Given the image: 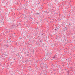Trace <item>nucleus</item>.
<instances>
[{"instance_id": "obj_1", "label": "nucleus", "mask_w": 75, "mask_h": 75, "mask_svg": "<svg viewBox=\"0 0 75 75\" xmlns=\"http://www.w3.org/2000/svg\"><path fill=\"white\" fill-rule=\"evenodd\" d=\"M54 30L55 31H57V28H56Z\"/></svg>"}, {"instance_id": "obj_2", "label": "nucleus", "mask_w": 75, "mask_h": 75, "mask_svg": "<svg viewBox=\"0 0 75 75\" xmlns=\"http://www.w3.org/2000/svg\"><path fill=\"white\" fill-rule=\"evenodd\" d=\"M53 59H54V58H55V56H54V57H53Z\"/></svg>"}, {"instance_id": "obj_3", "label": "nucleus", "mask_w": 75, "mask_h": 75, "mask_svg": "<svg viewBox=\"0 0 75 75\" xmlns=\"http://www.w3.org/2000/svg\"><path fill=\"white\" fill-rule=\"evenodd\" d=\"M45 35H44V36H42V37H43L44 38V37H45Z\"/></svg>"}, {"instance_id": "obj_4", "label": "nucleus", "mask_w": 75, "mask_h": 75, "mask_svg": "<svg viewBox=\"0 0 75 75\" xmlns=\"http://www.w3.org/2000/svg\"><path fill=\"white\" fill-rule=\"evenodd\" d=\"M42 36H43V35H44V34H42Z\"/></svg>"}, {"instance_id": "obj_5", "label": "nucleus", "mask_w": 75, "mask_h": 75, "mask_svg": "<svg viewBox=\"0 0 75 75\" xmlns=\"http://www.w3.org/2000/svg\"><path fill=\"white\" fill-rule=\"evenodd\" d=\"M54 71H55V70H54Z\"/></svg>"}, {"instance_id": "obj_6", "label": "nucleus", "mask_w": 75, "mask_h": 75, "mask_svg": "<svg viewBox=\"0 0 75 75\" xmlns=\"http://www.w3.org/2000/svg\"><path fill=\"white\" fill-rule=\"evenodd\" d=\"M37 14H39V13H37Z\"/></svg>"}]
</instances>
